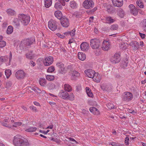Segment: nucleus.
<instances>
[{
  "label": "nucleus",
  "instance_id": "obj_11",
  "mask_svg": "<svg viewBox=\"0 0 146 146\" xmlns=\"http://www.w3.org/2000/svg\"><path fill=\"white\" fill-rule=\"evenodd\" d=\"M120 60L119 54L116 53L114 54L113 56L111 57L110 59V61L113 64L118 63Z\"/></svg>",
  "mask_w": 146,
  "mask_h": 146
},
{
  "label": "nucleus",
  "instance_id": "obj_7",
  "mask_svg": "<svg viewBox=\"0 0 146 146\" xmlns=\"http://www.w3.org/2000/svg\"><path fill=\"white\" fill-rule=\"evenodd\" d=\"M58 23L56 21L53 19H51L48 22V27L49 29L52 31H54L56 29L59 30V28L57 27Z\"/></svg>",
  "mask_w": 146,
  "mask_h": 146
},
{
  "label": "nucleus",
  "instance_id": "obj_3",
  "mask_svg": "<svg viewBox=\"0 0 146 146\" xmlns=\"http://www.w3.org/2000/svg\"><path fill=\"white\" fill-rule=\"evenodd\" d=\"M84 73L88 77L91 78H93L94 77L96 76L97 75L96 78L98 79H96L97 81L96 82H100L101 78H99L100 76V75H98V73H96L94 70L91 69H88L85 70L84 71Z\"/></svg>",
  "mask_w": 146,
  "mask_h": 146
},
{
  "label": "nucleus",
  "instance_id": "obj_37",
  "mask_svg": "<svg viewBox=\"0 0 146 146\" xmlns=\"http://www.w3.org/2000/svg\"><path fill=\"white\" fill-rule=\"evenodd\" d=\"M70 4L71 7L73 9L77 7L76 3V2L74 1H70Z\"/></svg>",
  "mask_w": 146,
  "mask_h": 146
},
{
  "label": "nucleus",
  "instance_id": "obj_36",
  "mask_svg": "<svg viewBox=\"0 0 146 146\" xmlns=\"http://www.w3.org/2000/svg\"><path fill=\"white\" fill-rule=\"evenodd\" d=\"M136 3L139 7L140 8H142L143 7V3L142 2L141 0H137L136 1Z\"/></svg>",
  "mask_w": 146,
  "mask_h": 146
},
{
  "label": "nucleus",
  "instance_id": "obj_27",
  "mask_svg": "<svg viewBox=\"0 0 146 146\" xmlns=\"http://www.w3.org/2000/svg\"><path fill=\"white\" fill-rule=\"evenodd\" d=\"M51 0H46L45 2L44 5L46 8L49 7L52 4Z\"/></svg>",
  "mask_w": 146,
  "mask_h": 146
},
{
  "label": "nucleus",
  "instance_id": "obj_12",
  "mask_svg": "<svg viewBox=\"0 0 146 146\" xmlns=\"http://www.w3.org/2000/svg\"><path fill=\"white\" fill-rule=\"evenodd\" d=\"M60 23L61 25L64 27H67L69 25V20L66 17H64L61 19Z\"/></svg>",
  "mask_w": 146,
  "mask_h": 146
},
{
  "label": "nucleus",
  "instance_id": "obj_34",
  "mask_svg": "<svg viewBox=\"0 0 146 146\" xmlns=\"http://www.w3.org/2000/svg\"><path fill=\"white\" fill-rule=\"evenodd\" d=\"M5 73L7 78H8L11 74V70L10 69L6 70L5 71Z\"/></svg>",
  "mask_w": 146,
  "mask_h": 146
},
{
  "label": "nucleus",
  "instance_id": "obj_13",
  "mask_svg": "<svg viewBox=\"0 0 146 146\" xmlns=\"http://www.w3.org/2000/svg\"><path fill=\"white\" fill-rule=\"evenodd\" d=\"M102 43V46L100 48H102L103 50H108L110 48V42L108 41L103 40L101 42Z\"/></svg>",
  "mask_w": 146,
  "mask_h": 146
},
{
  "label": "nucleus",
  "instance_id": "obj_60",
  "mask_svg": "<svg viewBox=\"0 0 146 146\" xmlns=\"http://www.w3.org/2000/svg\"><path fill=\"white\" fill-rule=\"evenodd\" d=\"M68 139L70 141L73 142H75L77 144L78 143L76 141L75 139H74L70 137Z\"/></svg>",
  "mask_w": 146,
  "mask_h": 146
},
{
  "label": "nucleus",
  "instance_id": "obj_1",
  "mask_svg": "<svg viewBox=\"0 0 146 146\" xmlns=\"http://www.w3.org/2000/svg\"><path fill=\"white\" fill-rule=\"evenodd\" d=\"M13 143L15 146H27L29 144L27 139L20 135L14 137Z\"/></svg>",
  "mask_w": 146,
  "mask_h": 146
},
{
  "label": "nucleus",
  "instance_id": "obj_16",
  "mask_svg": "<svg viewBox=\"0 0 146 146\" xmlns=\"http://www.w3.org/2000/svg\"><path fill=\"white\" fill-rule=\"evenodd\" d=\"M44 65L45 66H47L50 65L53 62V58L51 56L46 57L45 59Z\"/></svg>",
  "mask_w": 146,
  "mask_h": 146
},
{
  "label": "nucleus",
  "instance_id": "obj_58",
  "mask_svg": "<svg viewBox=\"0 0 146 146\" xmlns=\"http://www.w3.org/2000/svg\"><path fill=\"white\" fill-rule=\"evenodd\" d=\"M65 1L64 0H60L59 3H61L62 5L64 6L65 5Z\"/></svg>",
  "mask_w": 146,
  "mask_h": 146
},
{
  "label": "nucleus",
  "instance_id": "obj_19",
  "mask_svg": "<svg viewBox=\"0 0 146 146\" xmlns=\"http://www.w3.org/2000/svg\"><path fill=\"white\" fill-rule=\"evenodd\" d=\"M59 97L62 98L64 99H68L69 97V95L66 91L60 92L58 94Z\"/></svg>",
  "mask_w": 146,
  "mask_h": 146
},
{
  "label": "nucleus",
  "instance_id": "obj_25",
  "mask_svg": "<svg viewBox=\"0 0 146 146\" xmlns=\"http://www.w3.org/2000/svg\"><path fill=\"white\" fill-rule=\"evenodd\" d=\"M64 90L68 92H71L72 90L71 86L68 84H65L64 85Z\"/></svg>",
  "mask_w": 146,
  "mask_h": 146
},
{
  "label": "nucleus",
  "instance_id": "obj_33",
  "mask_svg": "<svg viewBox=\"0 0 146 146\" xmlns=\"http://www.w3.org/2000/svg\"><path fill=\"white\" fill-rule=\"evenodd\" d=\"M37 128L35 127H30L29 128L26 129L25 131L27 132H32L36 131Z\"/></svg>",
  "mask_w": 146,
  "mask_h": 146
},
{
  "label": "nucleus",
  "instance_id": "obj_8",
  "mask_svg": "<svg viewBox=\"0 0 146 146\" xmlns=\"http://www.w3.org/2000/svg\"><path fill=\"white\" fill-rule=\"evenodd\" d=\"M84 7L86 9H91L93 8L94 5V2L91 0H86L83 2Z\"/></svg>",
  "mask_w": 146,
  "mask_h": 146
},
{
  "label": "nucleus",
  "instance_id": "obj_28",
  "mask_svg": "<svg viewBox=\"0 0 146 146\" xmlns=\"http://www.w3.org/2000/svg\"><path fill=\"white\" fill-rule=\"evenodd\" d=\"M6 11L7 13L9 15H10L11 16L13 15L15 13V11L11 9H8Z\"/></svg>",
  "mask_w": 146,
  "mask_h": 146
},
{
  "label": "nucleus",
  "instance_id": "obj_64",
  "mask_svg": "<svg viewBox=\"0 0 146 146\" xmlns=\"http://www.w3.org/2000/svg\"><path fill=\"white\" fill-rule=\"evenodd\" d=\"M97 9V8L96 7H94V9H93L91 10L90 11L91 13H94V12L95 11H96Z\"/></svg>",
  "mask_w": 146,
  "mask_h": 146
},
{
  "label": "nucleus",
  "instance_id": "obj_38",
  "mask_svg": "<svg viewBox=\"0 0 146 146\" xmlns=\"http://www.w3.org/2000/svg\"><path fill=\"white\" fill-rule=\"evenodd\" d=\"M46 78L48 80L51 81L54 80V77L53 75H47L46 76Z\"/></svg>",
  "mask_w": 146,
  "mask_h": 146
},
{
  "label": "nucleus",
  "instance_id": "obj_6",
  "mask_svg": "<svg viewBox=\"0 0 146 146\" xmlns=\"http://www.w3.org/2000/svg\"><path fill=\"white\" fill-rule=\"evenodd\" d=\"M121 97L122 100L126 102L131 101L133 98L132 94L129 92H124Z\"/></svg>",
  "mask_w": 146,
  "mask_h": 146
},
{
  "label": "nucleus",
  "instance_id": "obj_48",
  "mask_svg": "<svg viewBox=\"0 0 146 146\" xmlns=\"http://www.w3.org/2000/svg\"><path fill=\"white\" fill-rule=\"evenodd\" d=\"M12 85L11 82L10 81L7 82L6 83V87L8 88H10L11 86Z\"/></svg>",
  "mask_w": 146,
  "mask_h": 146
},
{
  "label": "nucleus",
  "instance_id": "obj_57",
  "mask_svg": "<svg viewBox=\"0 0 146 146\" xmlns=\"http://www.w3.org/2000/svg\"><path fill=\"white\" fill-rule=\"evenodd\" d=\"M69 97L68 98V99H70L73 100L74 98V95L73 94H71L70 95H69Z\"/></svg>",
  "mask_w": 146,
  "mask_h": 146
},
{
  "label": "nucleus",
  "instance_id": "obj_40",
  "mask_svg": "<svg viewBox=\"0 0 146 146\" xmlns=\"http://www.w3.org/2000/svg\"><path fill=\"white\" fill-rule=\"evenodd\" d=\"M118 27V26L117 24H113L111 26L110 29L111 30H117Z\"/></svg>",
  "mask_w": 146,
  "mask_h": 146
},
{
  "label": "nucleus",
  "instance_id": "obj_43",
  "mask_svg": "<svg viewBox=\"0 0 146 146\" xmlns=\"http://www.w3.org/2000/svg\"><path fill=\"white\" fill-rule=\"evenodd\" d=\"M54 70V67L53 66H51L48 68L47 71L48 72H52Z\"/></svg>",
  "mask_w": 146,
  "mask_h": 146
},
{
  "label": "nucleus",
  "instance_id": "obj_30",
  "mask_svg": "<svg viewBox=\"0 0 146 146\" xmlns=\"http://www.w3.org/2000/svg\"><path fill=\"white\" fill-rule=\"evenodd\" d=\"M117 13L119 16L123 17L124 15V12L123 10L121 8H119L117 11Z\"/></svg>",
  "mask_w": 146,
  "mask_h": 146
},
{
  "label": "nucleus",
  "instance_id": "obj_47",
  "mask_svg": "<svg viewBox=\"0 0 146 146\" xmlns=\"http://www.w3.org/2000/svg\"><path fill=\"white\" fill-rule=\"evenodd\" d=\"M142 28L144 30L146 31V20H144L143 23Z\"/></svg>",
  "mask_w": 146,
  "mask_h": 146
},
{
  "label": "nucleus",
  "instance_id": "obj_9",
  "mask_svg": "<svg viewBox=\"0 0 146 146\" xmlns=\"http://www.w3.org/2000/svg\"><path fill=\"white\" fill-rule=\"evenodd\" d=\"M26 73L22 70H18L15 73L16 77L18 79H24L25 77Z\"/></svg>",
  "mask_w": 146,
  "mask_h": 146
},
{
  "label": "nucleus",
  "instance_id": "obj_56",
  "mask_svg": "<svg viewBox=\"0 0 146 146\" xmlns=\"http://www.w3.org/2000/svg\"><path fill=\"white\" fill-rule=\"evenodd\" d=\"M12 59V54L11 52L9 53V63H10Z\"/></svg>",
  "mask_w": 146,
  "mask_h": 146
},
{
  "label": "nucleus",
  "instance_id": "obj_24",
  "mask_svg": "<svg viewBox=\"0 0 146 146\" xmlns=\"http://www.w3.org/2000/svg\"><path fill=\"white\" fill-rule=\"evenodd\" d=\"M54 15L58 19L61 20V19L62 18V14L60 11H56L54 13Z\"/></svg>",
  "mask_w": 146,
  "mask_h": 146
},
{
  "label": "nucleus",
  "instance_id": "obj_52",
  "mask_svg": "<svg viewBox=\"0 0 146 146\" xmlns=\"http://www.w3.org/2000/svg\"><path fill=\"white\" fill-rule=\"evenodd\" d=\"M107 9L108 12H111L112 10L111 9V7L110 5H108L107 6Z\"/></svg>",
  "mask_w": 146,
  "mask_h": 146
},
{
  "label": "nucleus",
  "instance_id": "obj_10",
  "mask_svg": "<svg viewBox=\"0 0 146 146\" xmlns=\"http://www.w3.org/2000/svg\"><path fill=\"white\" fill-rule=\"evenodd\" d=\"M56 66L58 68V72L59 73L63 74L66 73L64 64L62 62H58L56 64Z\"/></svg>",
  "mask_w": 146,
  "mask_h": 146
},
{
  "label": "nucleus",
  "instance_id": "obj_41",
  "mask_svg": "<svg viewBox=\"0 0 146 146\" xmlns=\"http://www.w3.org/2000/svg\"><path fill=\"white\" fill-rule=\"evenodd\" d=\"M107 106L108 108L110 109H113L114 107L113 104L111 103H108L107 104Z\"/></svg>",
  "mask_w": 146,
  "mask_h": 146
},
{
  "label": "nucleus",
  "instance_id": "obj_63",
  "mask_svg": "<svg viewBox=\"0 0 146 146\" xmlns=\"http://www.w3.org/2000/svg\"><path fill=\"white\" fill-rule=\"evenodd\" d=\"M36 89L37 90V93H38L40 94L42 92L41 90L38 88L37 87Z\"/></svg>",
  "mask_w": 146,
  "mask_h": 146
},
{
  "label": "nucleus",
  "instance_id": "obj_53",
  "mask_svg": "<svg viewBox=\"0 0 146 146\" xmlns=\"http://www.w3.org/2000/svg\"><path fill=\"white\" fill-rule=\"evenodd\" d=\"M139 34L140 36L143 39L145 38V34L142 33H139Z\"/></svg>",
  "mask_w": 146,
  "mask_h": 146
},
{
  "label": "nucleus",
  "instance_id": "obj_44",
  "mask_svg": "<svg viewBox=\"0 0 146 146\" xmlns=\"http://www.w3.org/2000/svg\"><path fill=\"white\" fill-rule=\"evenodd\" d=\"M6 45V42L3 41H0V48H3L5 47Z\"/></svg>",
  "mask_w": 146,
  "mask_h": 146
},
{
  "label": "nucleus",
  "instance_id": "obj_18",
  "mask_svg": "<svg viewBox=\"0 0 146 146\" xmlns=\"http://www.w3.org/2000/svg\"><path fill=\"white\" fill-rule=\"evenodd\" d=\"M89 47V44L87 42H83L80 45V48L81 50L84 51H88Z\"/></svg>",
  "mask_w": 146,
  "mask_h": 146
},
{
  "label": "nucleus",
  "instance_id": "obj_42",
  "mask_svg": "<svg viewBox=\"0 0 146 146\" xmlns=\"http://www.w3.org/2000/svg\"><path fill=\"white\" fill-rule=\"evenodd\" d=\"M19 19L15 18L14 19L13 22L15 23V25L17 26H18L19 25Z\"/></svg>",
  "mask_w": 146,
  "mask_h": 146
},
{
  "label": "nucleus",
  "instance_id": "obj_17",
  "mask_svg": "<svg viewBox=\"0 0 146 146\" xmlns=\"http://www.w3.org/2000/svg\"><path fill=\"white\" fill-rule=\"evenodd\" d=\"M112 3L114 6L120 7L123 4V0H112Z\"/></svg>",
  "mask_w": 146,
  "mask_h": 146
},
{
  "label": "nucleus",
  "instance_id": "obj_46",
  "mask_svg": "<svg viewBox=\"0 0 146 146\" xmlns=\"http://www.w3.org/2000/svg\"><path fill=\"white\" fill-rule=\"evenodd\" d=\"M33 111L36 112L38 111V110L37 109L36 107L32 106L29 107Z\"/></svg>",
  "mask_w": 146,
  "mask_h": 146
},
{
  "label": "nucleus",
  "instance_id": "obj_26",
  "mask_svg": "<svg viewBox=\"0 0 146 146\" xmlns=\"http://www.w3.org/2000/svg\"><path fill=\"white\" fill-rule=\"evenodd\" d=\"M39 84L42 86H44L46 83V82L45 79L40 78L39 80Z\"/></svg>",
  "mask_w": 146,
  "mask_h": 146
},
{
  "label": "nucleus",
  "instance_id": "obj_35",
  "mask_svg": "<svg viewBox=\"0 0 146 146\" xmlns=\"http://www.w3.org/2000/svg\"><path fill=\"white\" fill-rule=\"evenodd\" d=\"M8 59V56H2L0 57V60L2 62H6Z\"/></svg>",
  "mask_w": 146,
  "mask_h": 146
},
{
  "label": "nucleus",
  "instance_id": "obj_31",
  "mask_svg": "<svg viewBox=\"0 0 146 146\" xmlns=\"http://www.w3.org/2000/svg\"><path fill=\"white\" fill-rule=\"evenodd\" d=\"M55 8L57 10H60L62 9V7L60 3L58 2L56 3L54 5Z\"/></svg>",
  "mask_w": 146,
  "mask_h": 146
},
{
  "label": "nucleus",
  "instance_id": "obj_49",
  "mask_svg": "<svg viewBox=\"0 0 146 146\" xmlns=\"http://www.w3.org/2000/svg\"><path fill=\"white\" fill-rule=\"evenodd\" d=\"M127 60H126V61H123L122 62V64L123 67L124 68H125L127 66L128 64V62H127Z\"/></svg>",
  "mask_w": 146,
  "mask_h": 146
},
{
  "label": "nucleus",
  "instance_id": "obj_5",
  "mask_svg": "<svg viewBox=\"0 0 146 146\" xmlns=\"http://www.w3.org/2000/svg\"><path fill=\"white\" fill-rule=\"evenodd\" d=\"M102 42V40L100 39H93L90 40V45L93 49H100L101 47L100 45Z\"/></svg>",
  "mask_w": 146,
  "mask_h": 146
},
{
  "label": "nucleus",
  "instance_id": "obj_15",
  "mask_svg": "<svg viewBox=\"0 0 146 146\" xmlns=\"http://www.w3.org/2000/svg\"><path fill=\"white\" fill-rule=\"evenodd\" d=\"M129 45L132 47L133 49L134 50H137L139 47V43L136 41H131L129 43Z\"/></svg>",
  "mask_w": 146,
  "mask_h": 146
},
{
  "label": "nucleus",
  "instance_id": "obj_50",
  "mask_svg": "<svg viewBox=\"0 0 146 146\" xmlns=\"http://www.w3.org/2000/svg\"><path fill=\"white\" fill-rule=\"evenodd\" d=\"M75 29H73L72 31H70L69 34L72 36H74L75 35Z\"/></svg>",
  "mask_w": 146,
  "mask_h": 146
},
{
  "label": "nucleus",
  "instance_id": "obj_51",
  "mask_svg": "<svg viewBox=\"0 0 146 146\" xmlns=\"http://www.w3.org/2000/svg\"><path fill=\"white\" fill-rule=\"evenodd\" d=\"M129 139L128 137H127L125 138V143L126 145H128L129 144Z\"/></svg>",
  "mask_w": 146,
  "mask_h": 146
},
{
  "label": "nucleus",
  "instance_id": "obj_22",
  "mask_svg": "<svg viewBox=\"0 0 146 146\" xmlns=\"http://www.w3.org/2000/svg\"><path fill=\"white\" fill-rule=\"evenodd\" d=\"M101 88L104 91H109L111 90V88L109 85H106V84H103L101 86Z\"/></svg>",
  "mask_w": 146,
  "mask_h": 146
},
{
  "label": "nucleus",
  "instance_id": "obj_4",
  "mask_svg": "<svg viewBox=\"0 0 146 146\" xmlns=\"http://www.w3.org/2000/svg\"><path fill=\"white\" fill-rule=\"evenodd\" d=\"M19 21L24 25H27L29 23L30 18L29 16H27L23 14H19L18 15Z\"/></svg>",
  "mask_w": 146,
  "mask_h": 146
},
{
  "label": "nucleus",
  "instance_id": "obj_14",
  "mask_svg": "<svg viewBox=\"0 0 146 146\" xmlns=\"http://www.w3.org/2000/svg\"><path fill=\"white\" fill-rule=\"evenodd\" d=\"M129 7L130 11L131 13L134 15H137L138 13V11L139 12V11L140 10V9H139L137 10L133 4L129 5Z\"/></svg>",
  "mask_w": 146,
  "mask_h": 146
},
{
  "label": "nucleus",
  "instance_id": "obj_21",
  "mask_svg": "<svg viewBox=\"0 0 146 146\" xmlns=\"http://www.w3.org/2000/svg\"><path fill=\"white\" fill-rule=\"evenodd\" d=\"M80 75V74L79 73L76 71H73L72 73L71 79L72 80H75Z\"/></svg>",
  "mask_w": 146,
  "mask_h": 146
},
{
  "label": "nucleus",
  "instance_id": "obj_20",
  "mask_svg": "<svg viewBox=\"0 0 146 146\" xmlns=\"http://www.w3.org/2000/svg\"><path fill=\"white\" fill-rule=\"evenodd\" d=\"M78 58L82 61L84 60L86 58V54L82 52H79L78 53Z\"/></svg>",
  "mask_w": 146,
  "mask_h": 146
},
{
  "label": "nucleus",
  "instance_id": "obj_32",
  "mask_svg": "<svg viewBox=\"0 0 146 146\" xmlns=\"http://www.w3.org/2000/svg\"><path fill=\"white\" fill-rule=\"evenodd\" d=\"M13 27L11 26H8L7 31V34H11L13 32Z\"/></svg>",
  "mask_w": 146,
  "mask_h": 146
},
{
  "label": "nucleus",
  "instance_id": "obj_39",
  "mask_svg": "<svg viewBox=\"0 0 146 146\" xmlns=\"http://www.w3.org/2000/svg\"><path fill=\"white\" fill-rule=\"evenodd\" d=\"M26 58L29 59H32L33 58V56L32 53H30L29 52L27 53L26 54Z\"/></svg>",
  "mask_w": 146,
  "mask_h": 146
},
{
  "label": "nucleus",
  "instance_id": "obj_54",
  "mask_svg": "<svg viewBox=\"0 0 146 146\" xmlns=\"http://www.w3.org/2000/svg\"><path fill=\"white\" fill-rule=\"evenodd\" d=\"M2 125L4 126H5V127H9V128H11V127H10V125H8L7 124L5 123H2Z\"/></svg>",
  "mask_w": 146,
  "mask_h": 146
},
{
  "label": "nucleus",
  "instance_id": "obj_55",
  "mask_svg": "<svg viewBox=\"0 0 146 146\" xmlns=\"http://www.w3.org/2000/svg\"><path fill=\"white\" fill-rule=\"evenodd\" d=\"M110 144H111L112 146H118V145L117 143L113 142H112L111 144V143H110L109 145H110Z\"/></svg>",
  "mask_w": 146,
  "mask_h": 146
},
{
  "label": "nucleus",
  "instance_id": "obj_59",
  "mask_svg": "<svg viewBox=\"0 0 146 146\" xmlns=\"http://www.w3.org/2000/svg\"><path fill=\"white\" fill-rule=\"evenodd\" d=\"M56 35L62 38H64L65 36L64 35H62L59 33H57Z\"/></svg>",
  "mask_w": 146,
  "mask_h": 146
},
{
  "label": "nucleus",
  "instance_id": "obj_45",
  "mask_svg": "<svg viewBox=\"0 0 146 146\" xmlns=\"http://www.w3.org/2000/svg\"><path fill=\"white\" fill-rule=\"evenodd\" d=\"M22 124V123L20 122H14L13 125V127H17L18 126H20Z\"/></svg>",
  "mask_w": 146,
  "mask_h": 146
},
{
  "label": "nucleus",
  "instance_id": "obj_23",
  "mask_svg": "<svg viewBox=\"0 0 146 146\" xmlns=\"http://www.w3.org/2000/svg\"><path fill=\"white\" fill-rule=\"evenodd\" d=\"M90 112L92 113L94 115H98L99 114V111L98 109L94 107H91L89 109Z\"/></svg>",
  "mask_w": 146,
  "mask_h": 146
},
{
  "label": "nucleus",
  "instance_id": "obj_29",
  "mask_svg": "<svg viewBox=\"0 0 146 146\" xmlns=\"http://www.w3.org/2000/svg\"><path fill=\"white\" fill-rule=\"evenodd\" d=\"M106 21L107 23H111L114 22L115 19H112L110 17H108L106 18Z\"/></svg>",
  "mask_w": 146,
  "mask_h": 146
},
{
  "label": "nucleus",
  "instance_id": "obj_61",
  "mask_svg": "<svg viewBox=\"0 0 146 146\" xmlns=\"http://www.w3.org/2000/svg\"><path fill=\"white\" fill-rule=\"evenodd\" d=\"M86 92L87 94L88 93H89L91 91L90 88L88 87H86Z\"/></svg>",
  "mask_w": 146,
  "mask_h": 146
},
{
  "label": "nucleus",
  "instance_id": "obj_62",
  "mask_svg": "<svg viewBox=\"0 0 146 146\" xmlns=\"http://www.w3.org/2000/svg\"><path fill=\"white\" fill-rule=\"evenodd\" d=\"M87 94L88 96L90 97H92L93 96V94L91 92V91L89 93H87Z\"/></svg>",
  "mask_w": 146,
  "mask_h": 146
},
{
  "label": "nucleus",
  "instance_id": "obj_2",
  "mask_svg": "<svg viewBox=\"0 0 146 146\" xmlns=\"http://www.w3.org/2000/svg\"><path fill=\"white\" fill-rule=\"evenodd\" d=\"M35 39L33 38L25 39L21 41L20 44V46L23 50H25L27 48L30 47V45L35 42Z\"/></svg>",
  "mask_w": 146,
  "mask_h": 146
}]
</instances>
